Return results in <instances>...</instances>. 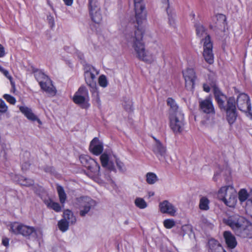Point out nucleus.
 Wrapping results in <instances>:
<instances>
[{
    "instance_id": "obj_44",
    "label": "nucleus",
    "mask_w": 252,
    "mask_h": 252,
    "mask_svg": "<svg viewBox=\"0 0 252 252\" xmlns=\"http://www.w3.org/2000/svg\"><path fill=\"white\" fill-rule=\"evenodd\" d=\"M0 71L10 81V83L12 86H14V83L12 81L13 79L12 76L10 75L9 72L8 70L5 69L2 67L0 69Z\"/></svg>"
},
{
    "instance_id": "obj_49",
    "label": "nucleus",
    "mask_w": 252,
    "mask_h": 252,
    "mask_svg": "<svg viewBox=\"0 0 252 252\" xmlns=\"http://www.w3.org/2000/svg\"><path fill=\"white\" fill-rule=\"evenodd\" d=\"M47 20L48 21L49 24L51 25V26L53 27L55 24L54 19L53 17H52L51 15H49L47 17Z\"/></svg>"
},
{
    "instance_id": "obj_34",
    "label": "nucleus",
    "mask_w": 252,
    "mask_h": 252,
    "mask_svg": "<svg viewBox=\"0 0 252 252\" xmlns=\"http://www.w3.org/2000/svg\"><path fill=\"white\" fill-rule=\"evenodd\" d=\"M135 206L141 209H144L147 207V203L142 198L137 197L134 201Z\"/></svg>"
},
{
    "instance_id": "obj_11",
    "label": "nucleus",
    "mask_w": 252,
    "mask_h": 252,
    "mask_svg": "<svg viewBox=\"0 0 252 252\" xmlns=\"http://www.w3.org/2000/svg\"><path fill=\"white\" fill-rule=\"evenodd\" d=\"M203 56L205 61L210 64L214 62V56L213 52V43L208 38L204 41L203 44Z\"/></svg>"
},
{
    "instance_id": "obj_26",
    "label": "nucleus",
    "mask_w": 252,
    "mask_h": 252,
    "mask_svg": "<svg viewBox=\"0 0 252 252\" xmlns=\"http://www.w3.org/2000/svg\"><path fill=\"white\" fill-rule=\"evenodd\" d=\"M73 100L74 103L80 105L83 108H87L89 106V104L88 103L89 99L84 98L81 95L77 94H75L74 95L73 97Z\"/></svg>"
},
{
    "instance_id": "obj_18",
    "label": "nucleus",
    "mask_w": 252,
    "mask_h": 252,
    "mask_svg": "<svg viewBox=\"0 0 252 252\" xmlns=\"http://www.w3.org/2000/svg\"><path fill=\"white\" fill-rule=\"evenodd\" d=\"M21 112L31 121H37L39 125H42V122L40 119L32 112V109L26 106H20L19 107Z\"/></svg>"
},
{
    "instance_id": "obj_57",
    "label": "nucleus",
    "mask_w": 252,
    "mask_h": 252,
    "mask_svg": "<svg viewBox=\"0 0 252 252\" xmlns=\"http://www.w3.org/2000/svg\"><path fill=\"white\" fill-rule=\"evenodd\" d=\"M218 175V174L217 173H215L214 174V176L213 177V180L215 181H216L217 180V176Z\"/></svg>"
},
{
    "instance_id": "obj_7",
    "label": "nucleus",
    "mask_w": 252,
    "mask_h": 252,
    "mask_svg": "<svg viewBox=\"0 0 252 252\" xmlns=\"http://www.w3.org/2000/svg\"><path fill=\"white\" fill-rule=\"evenodd\" d=\"M170 127L175 132H182L184 127V116L182 112L170 114Z\"/></svg>"
},
{
    "instance_id": "obj_12",
    "label": "nucleus",
    "mask_w": 252,
    "mask_h": 252,
    "mask_svg": "<svg viewBox=\"0 0 252 252\" xmlns=\"http://www.w3.org/2000/svg\"><path fill=\"white\" fill-rule=\"evenodd\" d=\"M246 220L238 215H234L229 217L227 220V224L232 229L235 233L241 228V226L245 225Z\"/></svg>"
},
{
    "instance_id": "obj_61",
    "label": "nucleus",
    "mask_w": 252,
    "mask_h": 252,
    "mask_svg": "<svg viewBox=\"0 0 252 252\" xmlns=\"http://www.w3.org/2000/svg\"><path fill=\"white\" fill-rule=\"evenodd\" d=\"M2 66L0 65V69H1Z\"/></svg>"
},
{
    "instance_id": "obj_5",
    "label": "nucleus",
    "mask_w": 252,
    "mask_h": 252,
    "mask_svg": "<svg viewBox=\"0 0 252 252\" xmlns=\"http://www.w3.org/2000/svg\"><path fill=\"white\" fill-rule=\"evenodd\" d=\"M10 231L16 235L21 234L29 238L36 239L37 235L36 230L33 227L17 222H13L10 224Z\"/></svg>"
},
{
    "instance_id": "obj_58",
    "label": "nucleus",
    "mask_w": 252,
    "mask_h": 252,
    "mask_svg": "<svg viewBox=\"0 0 252 252\" xmlns=\"http://www.w3.org/2000/svg\"><path fill=\"white\" fill-rule=\"evenodd\" d=\"M220 251L218 252H226V251L223 249V248H219Z\"/></svg>"
},
{
    "instance_id": "obj_27",
    "label": "nucleus",
    "mask_w": 252,
    "mask_h": 252,
    "mask_svg": "<svg viewBox=\"0 0 252 252\" xmlns=\"http://www.w3.org/2000/svg\"><path fill=\"white\" fill-rule=\"evenodd\" d=\"M238 198L240 202L245 201L247 199L252 203V195L251 193H248L245 189H241L238 192Z\"/></svg>"
},
{
    "instance_id": "obj_31",
    "label": "nucleus",
    "mask_w": 252,
    "mask_h": 252,
    "mask_svg": "<svg viewBox=\"0 0 252 252\" xmlns=\"http://www.w3.org/2000/svg\"><path fill=\"white\" fill-rule=\"evenodd\" d=\"M57 190L59 195L60 202L63 206L66 200V194L63 187L60 185H57Z\"/></svg>"
},
{
    "instance_id": "obj_55",
    "label": "nucleus",
    "mask_w": 252,
    "mask_h": 252,
    "mask_svg": "<svg viewBox=\"0 0 252 252\" xmlns=\"http://www.w3.org/2000/svg\"><path fill=\"white\" fill-rule=\"evenodd\" d=\"M30 166V164L29 163H27V162H25V164H23L22 165V169H24V168L25 167V168H27V167H28L29 166Z\"/></svg>"
},
{
    "instance_id": "obj_54",
    "label": "nucleus",
    "mask_w": 252,
    "mask_h": 252,
    "mask_svg": "<svg viewBox=\"0 0 252 252\" xmlns=\"http://www.w3.org/2000/svg\"><path fill=\"white\" fill-rule=\"evenodd\" d=\"M203 90L207 93H208L210 91V88L209 86L207 84L203 85Z\"/></svg>"
},
{
    "instance_id": "obj_33",
    "label": "nucleus",
    "mask_w": 252,
    "mask_h": 252,
    "mask_svg": "<svg viewBox=\"0 0 252 252\" xmlns=\"http://www.w3.org/2000/svg\"><path fill=\"white\" fill-rule=\"evenodd\" d=\"M69 224L67 221L62 219L58 221V226L61 231L64 232L68 229Z\"/></svg>"
},
{
    "instance_id": "obj_53",
    "label": "nucleus",
    "mask_w": 252,
    "mask_h": 252,
    "mask_svg": "<svg viewBox=\"0 0 252 252\" xmlns=\"http://www.w3.org/2000/svg\"><path fill=\"white\" fill-rule=\"evenodd\" d=\"M65 5L67 6H71L73 0H63Z\"/></svg>"
},
{
    "instance_id": "obj_17",
    "label": "nucleus",
    "mask_w": 252,
    "mask_h": 252,
    "mask_svg": "<svg viewBox=\"0 0 252 252\" xmlns=\"http://www.w3.org/2000/svg\"><path fill=\"white\" fill-rule=\"evenodd\" d=\"M199 107L200 110L204 113L211 115H214L215 113L212 100L210 98L200 101Z\"/></svg>"
},
{
    "instance_id": "obj_3",
    "label": "nucleus",
    "mask_w": 252,
    "mask_h": 252,
    "mask_svg": "<svg viewBox=\"0 0 252 252\" xmlns=\"http://www.w3.org/2000/svg\"><path fill=\"white\" fill-rule=\"evenodd\" d=\"M217 196L225 205L229 207H234L236 204L237 192L232 186L221 187L218 191Z\"/></svg>"
},
{
    "instance_id": "obj_20",
    "label": "nucleus",
    "mask_w": 252,
    "mask_h": 252,
    "mask_svg": "<svg viewBox=\"0 0 252 252\" xmlns=\"http://www.w3.org/2000/svg\"><path fill=\"white\" fill-rule=\"evenodd\" d=\"M85 78L86 83L91 88L90 91L92 93L93 95L95 97L96 102L100 104V99L95 82L91 78Z\"/></svg>"
},
{
    "instance_id": "obj_38",
    "label": "nucleus",
    "mask_w": 252,
    "mask_h": 252,
    "mask_svg": "<svg viewBox=\"0 0 252 252\" xmlns=\"http://www.w3.org/2000/svg\"><path fill=\"white\" fill-rule=\"evenodd\" d=\"M47 205L48 207L52 209L57 212H60L61 211V206L57 202H55L50 200L47 203Z\"/></svg>"
},
{
    "instance_id": "obj_48",
    "label": "nucleus",
    "mask_w": 252,
    "mask_h": 252,
    "mask_svg": "<svg viewBox=\"0 0 252 252\" xmlns=\"http://www.w3.org/2000/svg\"><path fill=\"white\" fill-rule=\"evenodd\" d=\"M85 77L91 78L92 79L94 80L95 78V75L92 72L90 71H87L85 73Z\"/></svg>"
},
{
    "instance_id": "obj_45",
    "label": "nucleus",
    "mask_w": 252,
    "mask_h": 252,
    "mask_svg": "<svg viewBox=\"0 0 252 252\" xmlns=\"http://www.w3.org/2000/svg\"><path fill=\"white\" fill-rule=\"evenodd\" d=\"M8 110V106L5 102L0 98V113L1 114L5 113Z\"/></svg>"
},
{
    "instance_id": "obj_29",
    "label": "nucleus",
    "mask_w": 252,
    "mask_h": 252,
    "mask_svg": "<svg viewBox=\"0 0 252 252\" xmlns=\"http://www.w3.org/2000/svg\"><path fill=\"white\" fill-rule=\"evenodd\" d=\"M167 104L170 106V114L176 113L178 112H182L179 108L175 101L172 98H168L167 100Z\"/></svg>"
},
{
    "instance_id": "obj_32",
    "label": "nucleus",
    "mask_w": 252,
    "mask_h": 252,
    "mask_svg": "<svg viewBox=\"0 0 252 252\" xmlns=\"http://www.w3.org/2000/svg\"><path fill=\"white\" fill-rule=\"evenodd\" d=\"M209 200L205 196L201 197L199 201V208L201 210L207 211L209 209Z\"/></svg>"
},
{
    "instance_id": "obj_24",
    "label": "nucleus",
    "mask_w": 252,
    "mask_h": 252,
    "mask_svg": "<svg viewBox=\"0 0 252 252\" xmlns=\"http://www.w3.org/2000/svg\"><path fill=\"white\" fill-rule=\"evenodd\" d=\"M196 28V35L201 39V42L202 44L204 43V41L209 38L211 39L210 35L207 33L206 29L203 26L199 23L195 25Z\"/></svg>"
},
{
    "instance_id": "obj_6",
    "label": "nucleus",
    "mask_w": 252,
    "mask_h": 252,
    "mask_svg": "<svg viewBox=\"0 0 252 252\" xmlns=\"http://www.w3.org/2000/svg\"><path fill=\"white\" fill-rule=\"evenodd\" d=\"M135 13V19L137 26L136 27H142V25L146 22L147 13L142 0H133Z\"/></svg>"
},
{
    "instance_id": "obj_9",
    "label": "nucleus",
    "mask_w": 252,
    "mask_h": 252,
    "mask_svg": "<svg viewBox=\"0 0 252 252\" xmlns=\"http://www.w3.org/2000/svg\"><path fill=\"white\" fill-rule=\"evenodd\" d=\"M226 112V119L230 125L233 124L237 118L235 100L234 97H229L227 102V106L224 109Z\"/></svg>"
},
{
    "instance_id": "obj_23",
    "label": "nucleus",
    "mask_w": 252,
    "mask_h": 252,
    "mask_svg": "<svg viewBox=\"0 0 252 252\" xmlns=\"http://www.w3.org/2000/svg\"><path fill=\"white\" fill-rule=\"evenodd\" d=\"M223 237L227 246L229 249H232L236 247L237 242L235 237L230 231H224Z\"/></svg>"
},
{
    "instance_id": "obj_46",
    "label": "nucleus",
    "mask_w": 252,
    "mask_h": 252,
    "mask_svg": "<svg viewBox=\"0 0 252 252\" xmlns=\"http://www.w3.org/2000/svg\"><path fill=\"white\" fill-rule=\"evenodd\" d=\"M125 109L127 111H131L132 107V102L131 100L128 99L125 101L124 104Z\"/></svg>"
},
{
    "instance_id": "obj_1",
    "label": "nucleus",
    "mask_w": 252,
    "mask_h": 252,
    "mask_svg": "<svg viewBox=\"0 0 252 252\" xmlns=\"http://www.w3.org/2000/svg\"><path fill=\"white\" fill-rule=\"evenodd\" d=\"M144 32L143 26L135 27L133 32L126 34V38L128 42L131 44L136 57L146 63L151 64L156 60L160 47L159 45L154 43L146 50L143 41Z\"/></svg>"
},
{
    "instance_id": "obj_14",
    "label": "nucleus",
    "mask_w": 252,
    "mask_h": 252,
    "mask_svg": "<svg viewBox=\"0 0 252 252\" xmlns=\"http://www.w3.org/2000/svg\"><path fill=\"white\" fill-rule=\"evenodd\" d=\"M154 138L155 142L153 145V152L159 160H161L166 156V148L159 140Z\"/></svg>"
},
{
    "instance_id": "obj_52",
    "label": "nucleus",
    "mask_w": 252,
    "mask_h": 252,
    "mask_svg": "<svg viewBox=\"0 0 252 252\" xmlns=\"http://www.w3.org/2000/svg\"><path fill=\"white\" fill-rule=\"evenodd\" d=\"M2 243L4 246H8L9 245V239L7 238H3L2 239Z\"/></svg>"
},
{
    "instance_id": "obj_10",
    "label": "nucleus",
    "mask_w": 252,
    "mask_h": 252,
    "mask_svg": "<svg viewBox=\"0 0 252 252\" xmlns=\"http://www.w3.org/2000/svg\"><path fill=\"white\" fill-rule=\"evenodd\" d=\"M237 104L240 110L249 112L251 118L252 119V114L250 112L251 105L250 102V98L247 94L244 93L240 94L237 97Z\"/></svg>"
},
{
    "instance_id": "obj_50",
    "label": "nucleus",
    "mask_w": 252,
    "mask_h": 252,
    "mask_svg": "<svg viewBox=\"0 0 252 252\" xmlns=\"http://www.w3.org/2000/svg\"><path fill=\"white\" fill-rule=\"evenodd\" d=\"M5 55L4 47L0 44V58L3 57Z\"/></svg>"
},
{
    "instance_id": "obj_15",
    "label": "nucleus",
    "mask_w": 252,
    "mask_h": 252,
    "mask_svg": "<svg viewBox=\"0 0 252 252\" xmlns=\"http://www.w3.org/2000/svg\"><path fill=\"white\" fill-rule=\"evenodd\" d=\"M159 209L163 214H167L171 216H175L177 209L168 200H164L159 204Z\"/></svg>"
},
{
    "instance_id": "obj_21",
    "label": "nucleus",
    "mask_w": 252,
    "mask_h": 252,
    "mask_svg": "<svg viewBox=\"0 0 252 252\" xmlns=\"http://www.w3.org/2000/svg\"><path fill=\"white\" fill-rule=\"evenodd\" d=\"M41 88L48 94L52 96H54L56 94V90L52 83L51 80L47 78L45 79L44 81L41 82L39 84Z\"/></svg>"
},
{
    "instance_id": "obj_35",
    "label": "nucleus",
    "mask_w": 252,
    "mask_h": 252,
    "mask_svg": "<svg viewBox=\"0 0 252 252\" xmlns=\"http://www.w3.org/2000/svg\"><path fill=\"white\" fill-rule=\"evenodd\" d=\"M157 181L158 177L155 173L149 172L146 174V181L149 184H154Z\"/></svg>"
},
{
    "instance_id": "obj_28",
    "label": "nucleus",
    "mask_w": 252,
    "mask_h": 252,
    "mask_svg": "<svg viewBox=\"0 0 252 252\" xmlns=\"http://www.w3.org/2000/svg\"><path fill=\"white\" fill-rule=\"evenodd\" d=\"M63 219L67 221L71 224H74L76 221V217L73 215L72 212L69 210H66L64 211Z\"/></svg>"
},
{
    "instance_id": "obj_43",
    "label": "nucleus",
    "mask_w": 252,
    "mask_h": 252,
    "mask_svg": "<svg viewBox=\"0 0 252 252\" xmlns=\"http://www.w3.org/2000/svg\"><path fill=\"white\" fill-rule=\"evenodd\" d=\"M3 97L9 103L14 105L16 103V100L15 98L8 94H4L3 95Z\"/></svg>"
},
{
    "instance_id": "obj_39",
    "label": "nucleus",
    "mask_w": 252,
    "mask_h": 252,
    "mask_svg": "<svg viewBox=\"0 0 252 252\" xmlns=\"http://www.w3.org/2000/svg\"><path fill=\"white\" fill-rule=\"evenodd\" d=\"M18 181L21 185L25 186H30L32 185L34 183L32 180L22 176L20 177Z\"/></svg>"
},
{
    "instance_id": "obj_60",
    "label": "nucleus",
    "mask_w": 252,
    "mask_h": 252,
    "mask_svg": "<svg viewBox=\"0 0 252 252\" xmlns=\"http://www.w3.org/2000/svg\"><path fill=\"white\" fill-rule=\"evenodd\" d=\"M51 171V170L50 169H49L48 170H45L46 172H49V171Z\"/></svg>"
},
{
    "instance_id": "obj_8",
    "label": "nucleus",
    "mask_w": 252,
    "mask_h": 252,
    "mask_svg": "<svg viewBox=\"0 0 252 252\" xmlns=\"http://www.w3.org/2000/svg\"><path fill=\"white\" fill-rule=\"evenodd\" d=\"M89 10L91 18L94 23L99 24L102 19L99 4L96 0H88Z\"/></svg>"
},
{
    "instance_id": "obj_19",
    "label": "nucleus",
    "mask_w": 252,
    "mask_h": 252,
    "mask_svg": "<svg viewBox=\"0 0 252 252\" xmlns=\"http://www.w3.org/2000/svg\"><path fill=\"white\" fill-rule=\"evenodd\" d=\"M103 150L102 143L98 138H94L91 142L90 150L94 154L98 156L101 154Z\"/></svg>"
},
{
    "instance_id": "obj_13",
    "label": "nucleus",
    "mask_w": 252,
    "mask_h": 252,
    "mask_svg": "<svg viewBox=\"0 0 252 252\" xmlns=\"http://www.w3.org/2000/svg\"><path fill=\"white\" fill-rule=\"evenodd\" d=\"M183 75L185 81V87L189 90H192L194 86L196 79L195 72L193 69L188 68L183 71Z\"/></svg>"
},
{
    "instance_id": "obj_47",
    "label": "nucleus",
    "mask_w": 252,
    "mask_h": 252,
    "mask_svg": "<svg viewBox=\"0 0 252 252\" xmlns=\"http://www.w3.org/2000/svg\"><path fill=\"white\" fill-rule=\"evenodd\" d=\"M116 164L118 168H119L120 171L124 172L126 171V167L125 165L120 160L117 159Z\"/></svg>"
},
{
    "instance_id": "obj_37",
    "label": "nucleus",
    "mask_w": 252,
    "mask_h": 252,
    "mask_svg": "<svg viewBox=\"0 0 252 252\" xmlns=\"http://www.w3.org/2000/svg\"><path fill=\"white\" fill-rule=\"evenodd\" d=\"M76 94L89 100V96L88 90L84 86L80 87L77 92H76Z\"/></svg>"
},
{
    "instance_id": "obj_41",
    "label": "nucleus",
    "mask_w": 252,
    "mask_h": 252,
    "mask_svg": "<svg viewBox=\"0 0 252 252\" xmlns=\"http://www.w3.org/2000/svg\"><path fill=\"white\" fill-rule=\"evenodd\" d=\"M98 84L100 86L106 88L108 85V81L104 75H101L98 78Z\"/></svg>"
},
{
    "instance_id": "obj_25",
    "label": "nucleus",
    "mask_w": 252,
    "mask_h": 252,
    "mask_svg": "<svg viewBox=\"0 0 252 252\" xmlns=\"http://www.w3.org/2000/svg\"><path fill=\"white\" fill-rule=\"evenodd\" d=\"M100 159L103 167L108 169L110 171L114 170V165L109 161V158L107 154L105 153L102 154L100 157Z\"/></svg>"
},
{
    "instance_id": "obj_16",
    "label": "nucleus",
    "mask_w": 252,
    "mask_h": 252,
    "mask_svg": "<svg viewBox=\"0 0 252 252\" xmlns=\"http://www.w3.org/2000/svg\"><path fill=\"white\" fill-rule=\"evenodd\" d=\"M235 234L241 238H252V224L250 223L246 220L245 222V225L241 226Z\"/></svg>"
},
{
    "instance_id": "obj_4",
    "label": "nucleus",
    "mask_w": 252,
    "mask_h": 252,
    "mask_svg": "<svg viewBox=\"0 0 252 252\" xmlns=\"http://www.w3.org/2000/svg\"><path fill=\"white\" fill-rule=\"evenodd\" d=\"M74 205L79 210V215L83 217L94 209L96 203L95 200L89 196L77 197L74 201Z\"/></svg>"
},
{
    "instance_id": "obj_56",
    "label": "nucleus",
    "mask_w": 252,
    "mask_h": 252,
    "mask_svg": "<svg viewBox=\"0 0 252 252\" xmlns=\"http://www.w3.org/2000/svg\"><path fill=\"white\" fill-rule=\"evenodd\" d=\"M148 194H149V197H151V196H154L155 193L153 191H150V192H149Z\"/></svg>"
},
{
    "instance_id": "obj_36",
    "label": "nucleus",
    "mask_w": 252,
    "mask_h": 252,
    "mask_svg": "<svg viewBox=\"0 0 252 252\" xmlns=\"http://www.w3.org/2000/svg\"><path fill=\"white\" fill-rule=\"evenodd\" d=\"M34 77L39 84L41 82L44 81L45 79H47L48 77L44 73L40 71H37L34 72Z\"/></svg>"
},
{
    "instance_id": "obj_30",
    "label": "nucleus",
    "mask_w": 252,
    "mask_h": 252,
    "mask_svg": "<svg viewBox=\"0 0 252 252\" xmlns=\"http://www.w3.org/2000/svg\"><path fill=\"white\" fill-rule=\"evenodd\" d=\"M208 246L212 252H218L220 248H222L220 243L214 239H211L208 241Z\"/></svg>"
},
{
    "instance_id": "obj_51",
    "label": "nucleus",
    "mask_w": 252,
    "mask_h": 252,
    "mask_svg": "<svg viewBox=\"0 0 252 252\" xmlns=\"http://www.w3.org/2000/svg\"><path fill=\"white\" fill-rule=\"evenodd\" d=\"M216 18H217L218 20L221 19L223 21H225V19H226L225 16L221 14H218L216 15Z\"/></svg>"
},
{
    "instance_id": "obj_59",
    "label": "nucleus",
    "mask_w": 252,
    "mask_h": 252,
    "mask_svg": "<svg viewBox=\"0 0 252 252\" xmlns=\"http://www.w3.org/2000/svg\"><path fill=\"white\" fill-rule=\"evenodd\" d=\"M162 2L167 3V4H168V1H169L168 0H162Z\"/></svg>"
},
{
    "instance_id": "obj_40",
    "label": "nucleus",
    "mask_w": 252,
    "mask_h": 252,
    "mask_svg": "<svg viewBox=\"0 0 252 252\" xmlns=\"http://www.w3.org/2000/svg\"><path fill=\"white\" fill-rule=\"evenodd\" d=\"M165 5H166V11H167V13L168 14V23H169V24L172 26V27H174L175 26V16L170 14L169 13V11H168V8H169V4H167V3H165Z\"/></svg>"
},
{
    "instance_id": "obj_42",
    "label": "nucleus",
    "mask_w": 252,
    "mask_h": 252,
    "mask_svg": "<svg viewBox=\"0 0 252 252\" xmlns=\"http://www.w3.org/2000/svg\"><path fill=\"white\" fill-rule=\"evenodd\" d=\"M164 226L167 229H170L175 225V222L172 219H166L163 221Z\"/></svg>"
},
{
    "instance_id": "obj_22",
    "label": "nucleus",
    "mask_w": 252,
    "mask_h": 252,
    "mask_svg": "<svg viewBox=\"0 0 252 252\" xmlns=\"http://www.w3.org/2000/svg\"><path fill=\"white\" fill-rule=\"evenodd\" d=\"M213 92L215 99L217 101L220 109H225L224 101L226 100V96L223 94L219 88L214 87Z\"/></svg>"
},
{
    "instance_id": "obj_2",
    "label": "nucleus",
    "mask_w": 252,
    "mask_h": 252,
    "mask_svg": "<svg viewBox=\"0 0 252 252\" xmlns=\"http://www.w3.org/2000/svg\"><path fill=\"white\" fill-rule=\"evenodd\" d=\"M79 159L82 164L89 170L90 173L88 175L93 180L96 181L99 179L101 181L110 180L109 173L107 171L103 175H101L99 164L89 156L81 155L79 157Z\"/></svg>"
}]
</instances>
